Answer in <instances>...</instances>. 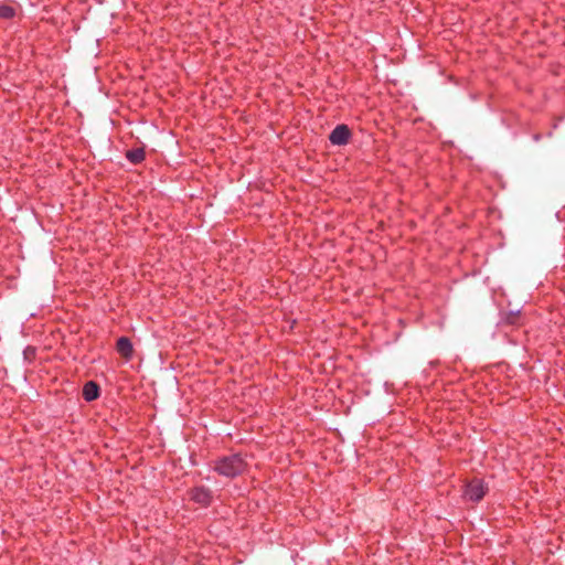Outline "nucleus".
I'll return each instance as SVG.
<instances>
[{
    "mask_svg": "<svg viewBox=\"0 0 565 565\" xmlns=\"http://www.w3.org/2000/svg\"><path fill=\"white\" fill-rule=\"evenodd\" d=\"M246 468L247 462L239 454H232L230 456L217 458L213 466L214 471L220 476L231 479L242 475Z\"/></svg>",
    "mask_w": 565,
    "mask_h": 565,
    "instance_id": "f257e3e1",
    "label": "nucleus"
},
{
    "mask_svg": "<svg viewBox=\"0 0 565 565\" xmlns=\"http://www.w3.org/2000/svg\"><path fill=\"white\" fill-rule=\"evenodd\" d=\"M487 490L488 488L483 480L473 479L466 486L463 495L469 501L478 502L484 497Z\"/></svg>",
    "mask_w": 565,
    "mask_h": 565,
    "instance_id": "f03ea898",
    "label": "nucleus"
},
{
    "mask_svg": "<svg viewBox=\"0 0 565 565\" xmlns=\"http://www.w3.org/2000/svg\"><path fill=\"white\" fill-rule=\"evenodd\" d=\"M351 131L347 125H338L329 135V140L334 146H344L349 142Z\"/></svg>",
    "mask_w": 565,
    "mask_h": 565,
    "instance_id": "7ed1b4c3",
    "label": "nucleus"
},
{
    "mask_svg": "<svg viewBox=\"0 0 565 565\" xmlns=\"http://www.w3.org/2000/svg\"><path fill=\"white\" fill-rule=\"evenodd\" d=\"M190 494L191 499L202 507H207L212 501V493L205 487H195L191 490Z\"/></svg>",
    "mask_w": 565,
    "mask_h": 565,
    "instance_id": "20e7f679",
    "label": "nucleus"
},
{
    "mask_svg": "<svg viewBox=\"0 0 565 565\" xmlns=\"http://www.w3.org/2000/svg\"><path fill=\"white\" fill-rule=\"evenodd\" d=\"M116 350L121 356H124L127 360L131 359L134 354L132 343L130 339L127 337H121L117 340Z\"/></svg>",
    "mask_w": 565,
    "mask_h": 565,
    "instance_id": "39448f33",
    "label": "nucleus"
},
{
    "mask_svg": "<svg viewBox=\"0 0 565 565\" xmlns=\"http://www.w3.org/2000/svg\"><path fill=\"white\" fill-rule=\"evenodd\" d=\"M99 395V386L94 382L89 381L85 383L83 387V397L86 402L95 401Z\"/></svg>",
    "mask_w": 565,
    "mask_h": 565,
    "instance_id": "423d86ee",
    "label": "nucleus"
},
{
    "mask_svg": "<svg viewBox=\"0 0 565 565\" xmlns=\"http://www.w3.org/2000/svg\"><path fill=\"white\" fill-rule=\"evenodd\" d=\"M146 153L143 148H134L126 152L127 160L132 164H138L145 160Z\"/></svg>",
    "mask_w": 565,
    "mask_h": 565,
    "instance_id": "0eeeda50",
    "label": "nucleus"
},
{
    "mask_svg": "<svg viewBox=\"0 0 565 565\" xmlns=\"http://www.w3.org/2000/svg\"><path fill=\"white\" fill-rule=\"evenodd\" d=\"M15 9L11 6H0V19L9 20L15 17Z\"/></svg>",
    "mask_w": 565,
    "mask_h": 565,
    "instance_id": "6e6552de",
    "label": "nucleus"
}]
</instances>
